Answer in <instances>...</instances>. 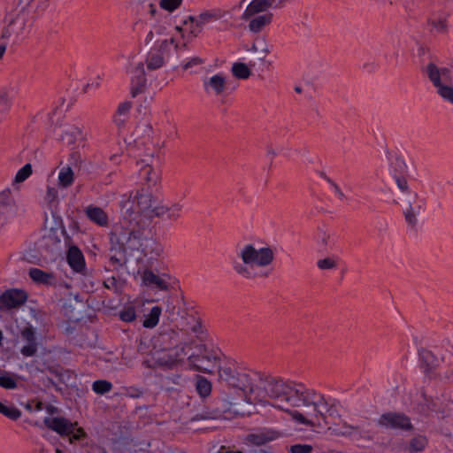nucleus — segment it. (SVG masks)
I'll use <instances>...</instances> for the list:
<instances>
[{"label":"nucleus","mask_w":453,"mask_h":453,"mask_svg":"<svg viewBox=\"0 0 453 453\" xmlns=\"http://www.w3.org/2000/svg\"><path fill=\"white\" fill-rule=\"evenodd\" d=\"M44 425L58 433L61 437L67 438L70 443L81 442L86 438V433L81 427L77 426V422H71L69 419L58 418H45Z\"/></svg>","instance_id":"6"},{"label":"nucleus","mask_w":453,"mask_h":453,"mask_svg":"<svg viewBox=\"0 0 453 453\" xmlns=\"http://www.w3.org/2000/svg\"><path fill=\"white\" fill-rule=\"evenodd\" d=\"M378 425L386 428L411 431L414 426L411 418L402 412H387L378 419Z\"/></svg>","instance_id":"12"},{"label":"nucleus","mask_w":453,"mask_h":453,"mask_svg":"<svg viewBox=\"0 0 453 453\" xmlns=\"http://www.w3.org/2000/svg\"><path fill=\"white\" fill-rule=\"evenodd\" d=\"M287 412H288L291 415L292 418L298 422L299 424H303L309 426H313L315 425V423L312 420L305 418L303 414L297 411H289V408H288Z\"/></svg>","instance_id":"44"},{"label":"nucleus","mask_w":453,"mask_h":453,"mask_svg":"<svg viewBox=\"0 0 453 453\" xmlns=\"http://www.w3.org/2000/svg\"><path fill=\"white\" fill-rule=\"evenodd\" d=\"M179 333L173 329L165 330L159 333L155 344L160 350H169L179 345Z\"/></svg>","instance_id":"16"},{"label":"nucleus","mask_w":453,"mask_h":453,"mask_svg":"<svg viewBox=\"0 0 453 453\" xmlns=\"http://www.w3.org/2000/svg\"><path fill=\"white\" fill-rule=\"evenodd\" d=\"M33 2V0H19V6H20L21 11L16 16L15 19H12L9 26L12 24L19 22L20 23V31H24L26 28V19L24 17V11L30 5V4Z\"/></svg>","instance_id":"35"},{"label":"nucleus","mask_w":453,"mask_h":453,"mask_svg":"<svg viewBox=\"0 0 453 453\" xmlns=\"http://www.w3.org/2000/svg\"><path fill=\"white\" fill-rule=\"evenodd\" d=\"M30 279L36 284L44 286H55L57 284V277L53 272H45L39 268H30L28 271Z\"/></svg>","instance_id":"20"},{"label":"nucleus","mask_w":453,"mask_h":453,"mask_svg":"<svg viewBox=\"0 0 453 453\" xmlns=\"http://www.w3.org/2000/svg\"><path fill=\"white\" fill-rule=\"evenodd\" d=\"M420 210V205L417 207V210H414L411 205H409V207L404 211V218L409 225L414 226L417 224L416 214L419 212Z\"/></svg>","instance_id":"43"},{"label":"nucleus","mask_w":453,"mask_h":453,"mask_svg":"<svg viewBox=\"0 0 453 453\" xmlns=\"http://www.w3.org/2000/svg\"><path fill=\"white\" fill-rule=\"evenodd\" d=\"M27 296L25 291L19 289H9L0 296V310H10L23 304Z\"/></svg>","instance_id":"13"},{"label":"nucleus","mask_w":453,"mask_h":453,"mask_svg":"<svg viewBox=\"0 0 453 453\" xmlns=\"http://www.w3.org/2000/svg\"><path fill=\"white\" fill-rule=\"evenodd\" d=\"M112 384L105 380H98L93 382L92 389L99 395H104L111 390Z\"/></svg>","instance_id":"39"},{"label":"nucleus","mask_w":453,"mask_h":453,"mask_svg":"<svg viewBox=\"0 0 453 453\" xmlns=\"http://www.w3.org/2000/svg\"><path fill=\"white\" fill-rule=\"evenodd\" d=\"M203 31V26H198V21L196 20L195 24L190 27L189 35L193 37H197Z\"/></svg>","instance_id":"58"},{"label":"nucleus","mask_w":453,"mask_h":453,"mask_svg":"<svg viewBox=\"0 0 453 453\" xmlns=\"http://www.w3.org/2000/svg\"><path fill=\"white\" fill-rule=\"evenodd\" d=\"M74 180V173L70 166L61 168L58 174V185L62 188H68L73 185Z\"/></svg>","instance_id":"29"},{"label":"nucleus","mask_w":453,"mask_h":453,"mask_svg":"<svg viewBox=\"0 0 453 453\" xmlns=\"http://www.w3.org/2000/svg\"><path fill=\"white\" fill-rule=\"evenodd\" d=\"M66 260L70 267L79 273H84L86 269L85 258L81 250L75 245L69 247Z\"/></svg>","instance_id":"17"},{"label":"nucleus","mask_w":453,"mask_h":453,"mask_svg":"<svg viewBox=\"0 0 453 453\" xmlns=\"http://www.w3.org/2000/svg\"><path fill=\"white\" fill-rule=\"evenodd\" d=\"M81 135V128L77 127H71L67 128L61 135V139L68 144H73L76 139Z\"/></svg>","instance_id":"37"},{"label":"nucleus","mask_w":453,"mask_h":453,"mask_svg":"<svg viewBox=\"0 0 453 453\" xmlns=\"http://www.w3.org/2000/svg\"><path fill=\"white\" fill-rule=\"evenodd\" d=\"M326 413L328 414V420L334 422H337V419L341 420V415L334 404L329 405V409L326 410Z\"/></svg>","instance_id":"56"},{"label":"nucleus","mask_w":453,"mask_h":453,"mask_svg":"<svg viewBox=\"0 0 453 453\" xmlns=\"http://www.w3.org/2000/svg\"><path fill=\"white\" fill-rule=\"evenodd\" d=\"M11 100L7 95V93H3L0 95V113H4L9 111L11 108Z\"/></svg>","instance_id":"53"},{"label":"nucleus","mask_w":453,"mask_h":453,"mask_svg":"<svg viewBox=\"0 0 453 453\" xmlns=\"http://www.w3.org/2000/svg\"><path fill=\"white\" fill-rule=\"evenodd\" d=\"M57 195H58V191L54 188L48 187V189H47V199L50 202L53 201L57 197Z\"/></svg>","instance_id":"61"},{"label":"nucleus","mask_w":453,"mask_h":453,"mask_svg":"<svg viewBox=\"0 0 453 453\" xmlns=\"http://www.w3.org/2000/svg\"><path fill=\"white\" fill-rule=\"evenodd\" d=\"M428 24L439 33H445L447 31V22L445 19H440L438 20L428 19Z\"/></svg>","instance_id":"52"},{"label":"nucleus","mask_w":453,"mask_h":453,"mask_svg":"<svg viewBox=\"0 0 453 453\" xmlns=\"http://www.w3.org/2000/svg\"><path fill=\"white\" fill-rule=\"evenodd\" d=\"M139 251H141L144 256H150L151 257H154L160 255L162 248L155 239L149 236L146 233Z\"/></svg>","instance_id":"24"},{"label":"nucleus","mask_w":453,"mask_h":453,"mask_svg":"<svg viewBox=\"0 0 453 453\" xmlns=\"http://www.w3.org/2000/svg\"><path fill=\"white\" fill-rule=\"evenodd\" d=\"M0 413L12 420H17L21 416V411L14 406H6L0 402Z\"/></svg>","instance_id":"38"},{"label":"nucleus","mask_w":453,"mask_h":453,"mask_svg":"<svg viewBox=\"0 0 453 453\" xmlns=\"http://www.w3.org/2000/svg\"><path fill=\"white\" fill-rule=\"evenodd\" d=\"M242 264L235 263L234 265V272L244 279H252L250 267L257 265L258 267H266L270 265L274 259V252L270 247H264L257 250L252 244L245 245L239 253Z\"/></svg>","instance_id":"3"},{"label":"nucleus","mask_w":453,"mask_h":453,"mask_svg":"<svg viewBox=\"0 0 453 453\" xmlns=\"http://www.w3.org/2000/svg\"><path fill=\"white\" fill-rule=\"evenodd\" d=\"M88 219L100 226H106L109 222L108 215L100 207L89 205L85 209Z\"/></svg>","instance_id":"22"},{"label":"nucleus","mask_w":453,"mask_h":453,"mask_svg":"<svg viewBox=\"0 0 453 453\" xmlns=\"http://www.w3.org/2000/svg\"><path fill=\"white\" fill-rule=\"evenodd\" d=\"M219 381L221 385L236 388L245 395L255 393L254 379L249 373L240 372L233 366H219Z\"/></svg>","instance_id":"5"},{"label":"nucleus","mask_w":453,"mask_h":453,"mask_svg":"<svg viewBox=\"0 0 453 453\" xmlns=\"http://www.w3.org/2000/svg\"><path fill=\"white\" fill-rule=\"evenodd\" d=\"M280 436V433L268 428H262L256 433L247 435V440L250 443L261 446L267 442L273 441Z\"/></svg>","instance_id":"18"},{"label":"nucleus","mask_w":453,"mask_h":453,"mask_svg":"<svg viewBox=\"0 0 453 453\" xmlns=\"http://www.w3.org/2000/svg\"><path fill=\"white\" fill-rule=\"evenodd\" d=\"M232 73L235 78L242 80H246L251 75V71L248 65L241 62L233 65Z\"/></svg>","instance_id":"34"},{"label":"nucleus","mask_w":453,"mask_h":453,"mask_svg":"<svg viewBox=\"0 0 453 453\" xmlns=\"http://www.w3.org/2000/svg\"><path fill=\"white\" fill-rule=\"evenodd\" d=\"M137 203L142 211L150 212L153 206V197L151 195H140L137 196Z\"/></svg>","instance_id":"40"},{"label":"nucleus","mask_w":453,"mask_h":453,"mask_svg":"<svg viewBox=\"0 0 453 453\" xmlns=\"http://www.w3.org/2000/svg\"><path fill=\"white\" fill-rule=\"evenodd\" d=\"M20 337L27 343L20 349V353L24 357H34L38 350V342L36 340V333L32 326L24 327L20 331Z\"/></svg>","instance_id":"15"},{"label":"nucleus","mask_w":453,"mask_h":453,"mask_svg":"<svg viewBox=\"0 0 453 453\" xmlns=\"http://www.w3.org/2000/svg\"><path fill=\"white\" fill-rule=\"evenodd\" d=\"M273 0H252L242 15V19L249 20L257 14L266 12L273 6Z\"/></svg>","instance_id":"21"},{"label":"nucleus","mask_w":453,"mask_h":453,"mask_svg":"<svg viewBox=\"0 0 453 453\" xmlns=\"http://www.w3.org/2000/svg\"><path fill=\"white\" fill-rule=\"evenodd\" d=\"M165 64V57L157 52H150L146 58V65L149 70H157Z\"/></svg>","instance_id":"32"},{"label":"nucleus","mask_w":453,"mask_h":453,"mask_svg":"<svg viewBox=\"0 0 453 453\" xmlns=\"http://www.w3.org/2000/svg\"><path fill=\"white\" fill-rule=\"evenodd\" d=\"M427 444L428 439L426 435L416 434L408 443L403 445L402 450L408 453H418L422 452L426 448Z\"/></svg>","instance_id":"23"},{"label":"nucleus","mask_w":453,"mask_h":453,"mask_svg":"<svg viewBox=\"0 0 453 453\" xmlns=\"http://www.w3.org/2000/svg\"><path fill=\"white\" fill-rule=\"evenodd\" d=\"M142 219L139 211H134L131 207L126 208L120 221V230L115 229L111 234V250L123 249L126 252L139 251L147 232L142 226Z\"/></svg>","instance_id":"2"},{"label":"nucleus","mask_w":453,"mask_h":453,"mask_svg":"<svg viewBox=\"0 0 453 453\" xmlns=\"http://www.w3.org/2000/svg\"><path fill=\"white\" fill-rule=\"evenodd\" d=\"M60 242V240L54 236V234H50L48 235H44L42 239V247L48 248L50 245H58Z\"/></svg>","instance_id":"54"},{"label":"nucleus","mask_w":453,"mask_h":453,"mask_svg":"<svg viewBox=\"0 0 453 453\" xmlns=\"http://www.w3.org/2000/svg\"><path fill=\"white\" fill-rule=\"evenodd\" d=\"M147 88V78L142 62L137 64L132 72L130 93L135 97L145 92Z\"/></svg>","instance_id":"14"},{"label":"nucleus","mask_w":453,"mask_h":453,"mask_svg":"<svg viewBox=\"0 0 453 453\" xmlns=\"http://www.w3.org/2000/svg\"><path fill=\"white\" fill-rule=\"evenodd\" d=\"M217 453H242V452H240V451L234 452L226 446H221L218 449Z\"/></svg>","instance_id":"64"},{"label":"nucleus","mask_w":453,"mask_h":453,"mask_svg":"<svg viewBox=\"0 0 453 453\" xmlns=\"http://www.w3.org/2000/svg\"><path fill=\"white\" fill-rule=\"evenodd\" d=\"M301 405L307 408L311 407V414L318 419L319 425H320V420L328 426L336 425V422L328 420L326 413V410L329 409L328 403L322 395H317L314 390L305 388L301 398Z\"/></svg>","instance_id":"7"},{"label":"nucleus","mask_w":453,"mask_h":453,"mask_svg":"<svg viewBox=\"0 0 453 453\" xmlns=\"http://www.w3.org/2000/svg\"><path fill=\"white\" fill-rule=\"evenodd\" d=\"M317 266L320 270H333L337 267V261L331 257H327L317 261Z\"/></svg>","instance_id":"42"},{"label":"nucleus","mask_w":453,"mask_h":453,"mask_svg":"<svg viewBox=\"0 0 453 453\" xmlns=\"http://www.w3.org/2000/svg\"><path fill=\"white\" fill-rule=\"evenodd\" d=\"M182 210V205L176 203L171 206H167V219L170 220H176L180 218Z\"/></svg>","instance_id":"47"},{"label":"nucleus","mask_w":453,"mask_h":453,"mask_svg":"<svg viewBox=\"0 0 453 453\" xmlns=\"http://www.w3.org/2000/svg\"><path fill=\"white\" fill-rule=\"evenodd\" d=\"M397 187L403 192L408 190V182L405 178L403 177H397L395 179Z\"/></svg>","instance_id":"59"},{"label":"nucleus","mask_w":453,"mask_h":453,"mask_svg":"<svg viewBox=\"0 0 453 453\" xmlns=\"http://www.w3.org/2000/svg\"><path fill=\"white\" fill-rule=\"evenodd\" d=\"M257 376L258 383L253 394L259 401H265L266 397L273 399L277 407L285 411L289 407L301 406V398L305 389L303 385H292L270 376Z\"/></svg>","instance_id":"1"},{"label":"nucleus","mask_w":453,"mask_h":453,"mask_svg":"<svg viewBox=\"0 0 453 453\" xmlns=\"http://www.w3.org/2000/svg\"><path fill=\"white\" fill-rule=\"evenodd\" d=\"M111 252H114V254L110 256V263L114 269H119L127 264V252L123 249H117V250H111Z\"/></svg>","instance_id":"33"},{"label":"nucleus","mask_w":453,"mask_h":453,"mask_svg":"<svg viewBox=\"0 0 453 453\" xmlns=\"http://www.w3.org/2000/svg\"><path fill=\"white\" fill-rule=\"evenodd\" d=\"M418 411L426 416H428L430 412H439L440 410L434 402L433 397H429L428 400L418 403Z\"/></svg>","instance_id":"36"},{"label":"nucleus","mask_w":453,"mask_h":453,"mask_svg":"<svg viewBox=\"0 0 453 453\" xmlns=\"http://www.w3.org/2000/svg\"><path fill=\"white\" fill-rule=\"evenodd\" d=\"M127 118L125 116L117 115L114 117L115 124L120 128L126 123Z\"/></svg>","instance_id":"62"},{"label":"nucleus","mask_w":453,"mask_h":453,"mask_svg":"<svg viewBox=\"0 0 453 453\" xmlns=\"http://www.w3.org/2000/svg\"><path fill=\"white\" fill-rule=\"evenodd\" d=\"M31 164H26L21 169H19L15 176V182H22L26 180L32 174Z\"/></svg>","instance_id":"46"},{"label":"nucleus","mask_w":453,"mask_h":453,"mask_svg":"<svg viewBox=\"0 0 453 453\" xmlns=\"http://www.w3.org/2000/svg\"><path fill=\"white\" fill-rule=\"evenodd\" d=\"M211 88L217 96L222 94L226 88V80L220 74H216L210 78L208 81H204V88Z\"/></svg>","instance_id":"28"},{"label":"nucleus","mask_w":453,"mask_h":453,"mask_svg":"<svg viewBox=\"0 0 453 453\" xmlns=\"http://www.w3.org/2000/svg\"><path fill=\"white\" fill-rule=\"evenodd\" d=\"M228 413L233 416L244 415L245 410L242 405V399L239 402H233L228 399L223 400V406L216 408L211 411H204L193 416L190 420L197 421L201 419H217Z\"/></svg>","instance_id":"8"},{"label":"nucleus","mask_w":453,"mask_h":453,"mask_svg":"<svg viewBox=\"0 0 453 453\" xmlns=\"http://www.w3.org/2000/svg\"><path fill=\"white\" fill-rule=\"evenodd\" d=\"M119 318L122 321H125V322L134 321L136 318L134 307V306L125 307L122 311H120Z\"/></svg>","instance_id":"45"},{"label":"nucleus","mask_w":453,"mask_h":453,"mask_svg":"<svg viewBox=\"0 0 453 453\" xmlns=\"http://www.w3.org/2000/svg\"><path fill=\"white\" fill-rule=\"evenodd\" d=\"M23 210L18 205L15 197L10 188H6L0 192V219L4 220L3 224H6L11 220L20 218Z\"/></svg>","instance_id":"9"},{"label":"nucleus","mask_w":453,"mask_h":453,"mask_svg":"<svg viewBox=\"0 0 453 453\" xmlns=\"http://www.w3.org/2000/svg\"><path fill=\"white\" fill-rule=\"evenodd\" d=\"M91 453H107V451L104 448L96 445L91 448Z\"/></svg>","instance_id":"63"},{"label":"nucleus","mask_w":453,"mask_h":453,"mask_svg":"<svg viewBox=\"0 0 453 453\" xmlns=\"http://www.w3.org/2000/svg\"><path fill=\"white\" fill-rule=\"evenodd\" d=\"M196 389L201 397L209 396L211 393V383L206 378L197 375L196 377Z\"/></svg>","instance_id":"30"},{"label":"nucleus","mask_w":453,"mask_h":453,"mask_svg":"<svg viewBox=\"0 0 453 453\" xmlns=\"http://www.w3.org/2000/svg\"><path fill=\"white\" fill-rule=\"evenodd\" d=\"M273 13H265L250 19L249 29L253 33L261 32L267 25L272 22Z\"/></svg>","instance_id":"25"},{"label":"nucleus","mask_w":453,"mask_h":453,"mask_svg":"<svg viewBox=\"0 0 453 453\" xmlns=\"http://www.w3.org/2000/svg\"><path fill=\"white\" fill-rule=\"evenodd\" d=\"M203 352L190 355L188 358L189 365L196 371L211 373L219 369V357L212 351H208L204 346H201Z\"/></svg>","instance_id":"10"},{"label":"nucleus","mask_w":453,"mask_h":453,"mask_svg":"<svg viewBox=\"0 0 453 453\" xmlns=\"http://www.w3.org/2000/svg\"><path fill=\"white\" fill-rule=\"evenodd\" d=\"M203 63V60L199 58V57H194L192 58L189 61H188L187 63H185L183 65H182V68L184 70H188L189 69L190 67L194 66V65H202Z\"/></svg>","instance_id":"57"},{"label":"nucleus","mask_w":453,"mask_h":453,"mask_svg":"<svg viewBox=\"0 0 453 453\" xmlns=\"http://www.w3.org/2000/svg\"><path fill=\"white\" fill-rule=\"evenodd\" d=\"M328 429L335 436H354L357 440L363 441H372L374 438V433L364 426H352L346 422H343L341 427L339 426V422H336V425L329 426Z\"/></svg>","instance_id":"11"},{"label":"nucleus","mask_w":453,"mask_h":453,"mask_svg":"<svg viewBox=\"0 0 453 453\" xmlns=\"http://www.w3.org/2000/svg\"><path fill=\"white\" fill-rule=\"evenodd\" d=\"M159 43L157 53L162 54L165 57V54L168 51L170 46L175 42L173 37L171 38H164L162 40H157L156 43Z\"/></svg>","instance_id":"48"},{"label":"nucleus","mask_w":453,"mask_h":453,"mask_svg":"<svg viewBox=\"0 0 453 453\" xmlns=\"http://www.w3.org/2000/svg\"><path fill=\"white\" fill-rule=\"evenodd\" d=\"M142 283L143 286L158 290H167L168 282L163 278L155 274L150 269H145L142 273Z\"/></svg>","instance_id":"19"},{"label":"nucleus","mask_w":453,"mask_h":453,"mask_svg":"<svg viewBox=\"0 0 453 453\" xmlns=\"http://www.w3.org/2000/svg\"><path fill=\"white\" fill-rule=\"evenodd\" d=\"M313 447L310 444H294L290 446V453H311Z\"/></svg>","instance_id":"51"},{"label":"nucleus","mask_w":453,"mask_h":453,"mask_svg":"<svg viewBox=\"0 0 453 453\" xmlns=\"http://www.w3.org/2000/svg\"><path fill=\"white\" fill-rule=\"evenodd\" d=\"M224 15V12L220 9H211L206 10L201 12L196 19L198 21V26H204L205 24L212 21H216L221 19Z\"/></svg>","instance_id":"27"},{"label":"nucleus","mask_w":453,"mask_h":453,"mask_svg":"<svg viewBox=\"0 0 453 453\" xmlns=\"http://www.w3.org/2000/svg\"><path fill=\"white\" fill-rule=\"evenodd\" d=\"M162 309L159 306H154L149 314L145 315V319L142 322V326L146 328L155 327L159 320Z\"/></svg>","instance_id":"31"},{"label":"nucleus","mask_w":453,"mask_h":453,"mask_svg":"<svg viewBox=\"0 0 453 453\" xmlns=\"http://www.w3.org/2000/svg\"><path fill=\"white\" fill-rule=\"evenodd\" d=\"M166 27L162 24H157L147 34L145 38V44L147 46H152L156 43L157 40H162L166 35Z\"/></svg>","instance_id":"26"},{"label":"nucleus","mask_w":453,"mask_h":453,"mask_svg":"<svg viewBox=\"0 0 453 453\" xmlns=\"http://www.w3.org/2000/svg\"><path fill=\"white\" fill-rule=\"evenodd\" d=\"M425 72L435 87L437 94L446 102L453 104V85L451 71L448 67H439L430 62Z\"/></svg>","instance_id":"4"},{"label":"nucleus","mask_w":453,"mask_h":453,"mask_svg":"<svg viewBox=\"0 0 453 453\" xmlns=\"http://www.w3.org/2000/svg\"><path fill=\"white\" fill-rule=\"evenodd\" d=\"M70 160H71V163L74 165H81L82 162L81 156L79 152H73L70 155Z\"/></svg>","instance_id":"60"},{"label":"nucleus","mask_w":453,"mask_h":453,"mask_svg":"<svg viewBox=\"0 0 453 453\" xmlns=\"http://www.w3.org/2000/svg\"><path fill=\"white\" fill-rule=\"evenodd\" d=\"M167 215V206L163 204L153 205L149 212L150 217L162 218Z\"/></svg>","instance_id":"50"},{"label":"nucleus","mask_w":453,"mask_h":453,"mask_svg":"<svg viewBox=\"0 0 453 453\" xmlns=\"http://www.w3.org/2000/svg\"><path fill=\"white\" fill-rule=\"evenodd\" d=\"M182 1L183 0H160L159 5L162 9L172 12L180 6Z\"/></svg>","instance_id":"49"},{"label":"nucleus","mask_w":453,"mask_h":453,"mask_svg":"<svg viewBox=\"0 0 453 453\" xmlns=\"http://www.w3.org/2000/svg\"><path fill=\"white\" fill-rule=\"evenodd\" d=\"M18 386L16 380L9 373L4 372L0 376V387L5 389H14Z\"/></svg>","instance_id":"41"},{"label":"nucleus","mask_w":453,"mask_h":453,"mask_svg":"<svg viewBox=\"0 0 453 453\" xmlns=\"http://www.w3.org/2000/svg\"><path fill=\"white\" fill-rule=\"evenodd\" d=\"M131 108L132 103L129 101H126L119 105L116 114L126 117L128 114Z\"/></svg>","instance_id":"55"}]
</instances>
